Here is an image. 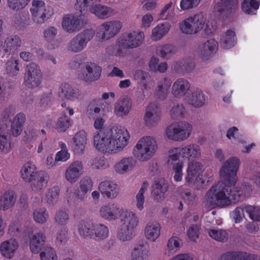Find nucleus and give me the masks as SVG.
Listing matches in <instances>:
<instances>
[{
    "label": "nucleus",
    "instance_id": "obj_1",
    "mask_svg": "<svg viewBox=\"0 0 260 260\" xmlns=\"http://www.w3.org/2000/svg\"><path fill=\"white\" fill-rule=\"evenodd\" d=\"M240 162L238 158L232 157L224 163L220 171L222 180L213 185L206 195L210 206L224 207L230 205L232 200L239 201L247 194L243 190L234 187Z\"/></svg>",
    "mask_w": 260,
    "mask_h": 260
},
{
    "label": "nucleus",
    "instance_id": "obj_2",
    "mask_svg": "<svg viewBox=\"0 0 260 260\" xmlns=\"http://www.w3.org/2000/svg\"><path fill=\"white\" fill-rule=\"evenodd\" d=\"M129 137V133L124 127L104 128L94 133L93 145L103 153H115L127 145Z\"/></svg>",
    "mask_w": 260,
    "mask_h": 260
},
{
    "label": "nucleus",
    "instance_id": "obj_3",
    "mask_svg": "<svg viewBox=\"0 0 260 260\" xmlns=\"http://www.w3.org/2000/svg\"><path fill=\"white\" fill-rule=\"evenodd\" d=\"M157 148V144L154 138L150 137H143L136 145L134 154L140 161H147L152 157Z\"/></svg>",
    "mask_w": 260,
    "mask_h": 260
},
{
    "label": "nucleus",
    "instance_id": "obj_4",
    "mask_svg": "<svg viewBox=\"0 0 260 260\" xmlns=\"http://www.w3.org/2000/svg\"><path fill=\"white\" fill-rule=\"evenodd\" d=\"M123 223L117 233L118 239L126 241L132 239L134 229L138 223V218L133 212H126L121 218Z\"/></svg>",
    "mask_w": 260,
    "mask_h": 260
},
{
    "label": "nucleus",
    "instance_id": "obj_5",
    "mask_svg": "<svg viewBox=\"0 0 260 260\" xmlns=\"http://www.w3.org/2000/svg\"><path fill=\"white\" fill-rule=\"evenodd\" d=\"M192 129V125L188 122L181 121L169 126L166 130V135L169 139L183 141L189 137Z\"/></svg>",
    "mask_w": 260,
    "mask_h": 260
},
{
    "label": "nucleus",
    "instance_id": "obj_6",
    "mask_svg": "<svg viewBox=\"0 0 260 260\" xmlns=\"http://www.w3.org/2000/svg\"><path fill=\"white\" fill-rule=\"evenodd\" d=\"M205 24V18L202 13L194 14L180 23L181 31L185 34H194L200 31Z\"/></svg>",
    "mask_w": 260,
    "mask_h": 260
},
{
    "label": "nucleus",
    "instance_id": "obj_7",
    "mask_svg": "<svg viewBox=\"0 0 260 260\" xmlns=\"http://www.w3.org/2000/svg\"><path fill=\"white\" fill-rule=\"evenodd\" d=\"M95 34L93 29H86L73 38L68 45V49L73 52H79L86 47L87 43Z\"/></svg>",
    "mask_w": 260,
    "mask_h": 260
},
{
    "label": "nucleus",
    "instance_id": "obj_8",
    "mask_svg": "<svg viewBox=\"0 0 260 260\" xmlns=\"http://www.w3.org/2000/svg\"><path fill=\"white\" fill-rule=\"evenodd\" d=\"M42 75L39 67L31 62L26 66L24 75V83L29 88L38 87L42 82Z\"/></svg>",
    "mask_w": 260,
    "mask_h": 260
},
{
    "label": "nucleus",
    "instance_id": "obj_9",
    "mask_svg": "<svg viewBox=\"0 0 260 260\" xmlns=\"http://www.w3.org/2000/svg\"><path fill=\"white\" fill-rule=\"evenodd\" d=\"M144 38L140 31H131L122 34L118 40V46L123 49H133L139 46Z\"/></svg>",
    "mask_w": 260,
    "mask_h": 260
},
{
    "label": "nucleus",
    "instance_id": "obj_10",
    "mask_svg": "<svg viewBox=\"0 0 260 260\" xmlns=\"http://www.w3.org/2000/svg\"><path fill=\"white\" fill-rule=\"evenodd\" d=\"M126 212L131 211L120 208L116 203H108L101 207L100 214L104 219L112 221L119 218L121 220Z\"/></svg>",
    "mask_w": 260,
    "mask_h": 260
},
{
    "label": "nucleus",
    "instance_id": "obj_11",
    "mask_svg": "<svg viewBox=\"0 0 260 260\" xmlns=\"http://www.w3.org/2000/svg\"><path fill=\"white\" fill-rule=\"evenodd\" d=\"M238 8V0H219L215 3L213 9L220 16L229 18L237 12Z\"/></svg>",
    "mask_w": 260,
    "mask_h": 260
},
{
    "label": "nucleus",
    "instance_id": "obj_12",
    "mask_svg": "<svg viewBox=\"0 0 260 260\" xmlns=\"http://www.w3.org/2000/svg\"><path fill=\"white\" fill-rule=\"evenodd\" d=\"M33 233L32 229L30 228L24 232V235L29 238L31 251L34 253H38L45 244L46 237L43 233H38L34 235L32 238H30V237L33 235Z\"/></svg>",
    "mask_w": 260,
    "mask_h": 260
},
{
    "label": "nucleus",
    "instance_id": "obj_13",
    "mask_svg": "<svg viewBox=\"0 0 260 260\" xmlns=\"http://www.w3.org/2000/svg\"><path fill=\"white\" fill-rule=\"evenodd\" d=\"M82 26L81 16L67 14L63 17L62 27L69 33L79 30Z\"/></svg>",
    "mask_w": 260,
    "mask_h": 260
},
{
    "label": "nucleus",
    "instance_id": "obj_14",
    "mask_svg": "<svg viewBox=\"0 0 260 260\" xmlns=\"http://www.w3.org/2000/svg\"><path fill=\"white\" fill-rule=\"evenodd\" d=\"M122 23L118 20L107 21L101 25L102 39L108 40L117 34L122 27Z\"/></svg>",
    "mask_w": 260,
    "mask_h": 260
},
{
    "label": "nucleus",
    "instance_id": "obj_15",
    "mask_svg": "<svg viewBox=\"0 0 260 260\" xmlns=\"http://www.w3.org/2000/svg\"><path fill=\"white\" fill-rule=\"evenodd\" d=\"M161 111L159 107L154 103H151L146 108L144 120L147 125H153L160 118Z\"/></svg>",
    "mask_w": 260,
    "mask_h": 260
},
{
    "label": "nucleus",
    "instance_id": "obj_16",
    "mask_svg": "<svg viewBox=\"0 0 260 260\" xmlns=\"http://www.w3.org/2000/svg\"><path fill=\"white\" fill-rule=\"evenodd\" d=\"M83 165L80 161L76 160L71 163L65 172L66 179L71 183L76 182L82 174Z\"/></svg>",
    "mask_w": 260,
    "mask_h": 260
},
{
    "label": "nucleus",
    "instance_id": "obj_17",
    "mask_svg": "<svg viewBox=\"0 0 260 260\" xmlns=\"http://www.w3.org/2000/svg\"><path fill=\"white\" fill-rule=\"evenodd\" d=\"M218 48V43L213 39L207 40L200 46V55L202 59L208 60L212 57Z\"/></svg>",
    "mask_w": 260,
    "mask_h": 260
},
{
    "label": "nucleus",
    "instance_id": "obj_18",
    "mask_svg": "<svg viewBox=\"0 0 260 260\" xmlns=\"http://www.w3.org/2000/svg\"><path fill=\"white\" fill-rule=\"evenodd\" d=\"M49 181V176L45 171H39L31 182L33 191L39 192L45 189Z\"/></svg>",
    "mask_w": 260,
    "mask_h": 260
},
{
    "label": "nucleus",
    "instance_id": "obj_19",
    "mask_svg": "<svg viewBox=\"0 0 260 260\" xmlns=\"http://www.w3.org/2000/svg\"><path fill=\"white\" fill-rule=\"evenodd\" d=\"M85 74H83V80L86 82L98 80L101 75L102 68L94 62H87L85 64Z\"/></svg>",
    "mask_w": 260,
    "mask_h": 260
},
{
    "label": "nucleus",
    "instance_id": "obj_20",
    "mask_svg": "<svg viewBox=\"0 0 260 260\" xmlns=\"http://www.w3.org/2000/svg\"><path fill=\"white\" fill-rule=\"evenodd\" d=\"M190 87V83L187 80L180 78L174 82L172 93L175 97L181 98L186 94Z\"/></svg>",
    "mask_w": 260,
    "mask_h": 260
},
{
    "label": "nucleus",
    "instance_id": "obj_21",
    "mask_svg": "<svg viewBox=\"0 0 260 260\" xmlns=\"http://www.w3.org/2000/svg\"><path fill=\"white\" fill-rule=\"evenodd\" d=\"M99 189L104 196L108 199H114L118 194L117 184L110 181L106 180L101 182Z\"/></svg>",
    "mask_w": 260,
    "mask_h": 260
},
{
    "label": "nucleus",
    "instance_id": "obj_22",
    "mask_svg": "<svg viewBox=\"0 0 260 260\" xmlns=\"http://www.w3.org/2000/svg\"><path fill=\"white\" fill-rule=\"evenodd\" d=\"M19 244L16 239H11L3 242L0 246V251L4 257L11 258L18 248Z\"/></svg>",
    "mask_w": 260,
    "mask_h": 260
},
{
    "label": "nucleus",
    "instance_id": "obj_23",
    "mask_svg": "<svg viewBox=\"0 0 260 260\" xmlns=\"http://www.w3.org/2000/svg\"><path fill=\"white\" fill-rule=\"evenodd\" d=\"M203 166L199 162H192L188 164L187 169L186 181L188 183H194L199 178Z\"/></svg>",
    "mask_w": 260,
    "mask_h": 260
},
{
    "label": "nucleus",
    "instance_id": "obj_24",
    "mask_svg": "<svg viewBox=\"0 0 260 260\" xmlns=\"http://www.w3.org/2000/svg\"><path fill=\"white\" fill-rule=\"evenodd\" d=\"M16 195L14 191L8 190L0 197V210L5 211L12 207L15 203Z\"/></svg>",
    "mask_w": 260,
    "mask_h": 260
},
{
    "label": "nucleus",
    "instance_id": "obj_25",
    "mask_svg": "<svg viewBox=\"0 0 260 260\" xmlns=\"http://www.w3.org/2000/svg\"><path fill=\"white\" fill-rule=\"evenodd\" d=\"M6 126L0 125V152L7 154L12 150L11 137L8 136Z\"/></svg>",
    "mask_w": 260,
    "mask_h": 260
},
{
    "label": "nucleus",
    "instance_id": "obj_26",
    "mask_svg": "<svg viewBox=\"0 0 260 260\" xmlns=\"http://www.w3.org/2000/svg\"><path fill=\"white\" fill-rule=\"evenodd\" d=\"M60 93L63 96L72 101L79 100L81 97V92L78 89H74L68 83H62L60 86Z\"/></svg>",
    "mask_w": 260,
    "mask_h": 260
},
{
    "label": "nucleus",
    "instance_id": "obj_27",
    "mask_svg": "<svg viewBox=\"0 0 260 260\" xmlns=\"http://www.w3.org/2000/svg\"><path fill=\"white\" fill-rule=\"evenodd\" d=\"M160 225L156 221H149L145 229L146 238L151 242L155 241L160 235Z\"/></svg>",
    "mask_w": 260,
    "mask_h": 260
},
{
    "label": "nucleus",
    "instance_id": "obj_28",
    "mask_svg": "<svg viewBox=\"0 0 260 260\" xmlns=\"http://www.w3.org/2000/svg\"><path fill=\"white\" fill-rule=\"evenodd\" d=\"M136 161L133 157H125L115 165L114 169L117 173L124 174L131 170L136 165Z\"/></svg>",
    "mask_w": 260,
    "mask_h": 260
},
{
    "label": "nucleus",
    "instance_id": "obj_29",
    "mask_svg": "<svg viewBox=\"0 0 260 260\" xmlns=\"http://www.w3.org/2000/svg\"><path fill=\"white\" fill-rule=\"evenodd\" d=\"M194 67V64L190 58L177 61L172 65V70L178 74H184L190 72Z\"/></svg>",
    "mask_w": 260,
    "mask_h": 260
},
{
    "label": "nucleus",
    "instance_id": "obj_30",
    "mask_svg": "<svg viewBox=\"0 0 260 260\" xmlns=\"http://www.w3.org/2000/svg\"><path fill=\"white\" fill-rule=\"evenodd\" d=\"M26 120L25 115L23 113H18L13 118L11 123V133L13 136L20 135L23 125Z\"/></svg>",
    "mask_w": 260,
    "mask_h": 260
},
{
    "label": "nucleus",
    "instance_id": "obj_31",
    "mask_svg": "<svg viewBox=\"0 0 260 260\" xmlns=\"http://www.w3.org/2000/svg\"><path fill=\"white\" fill-rule=\"evenodd\" d=\"M186 100L189 104L195 107H202L205 102V96L202 90L197 88L190 95H187Z\"/></svg>",
    "mask_w": 260,
    "mask_h": 260
},
{
    "label": "nucleus",
    "instance_id": "obj_32",
    "mask_svg": "<svg viewBox=\"0 0 260 260\" xmlns=\"http://www.w3.org/2000/svg\"><path fill=\"white\" fill-rule=\"evenodd\" d=\"M171 85V80L167 77L164 78L163 83L158 84L155 89L154 94L156 98L160 100L166 99L169 93Z\"/></svg>",
    "mask_w": 260,
    "mask_h": 260
},
{
    "label": "nucleus",
    "instance_id": "obj_33",
    "mask_svg": "<svg viewBox=\"0 0 260 260\" xmlns=\"http://www.w3.org/2000/svg\"><path fill=\"white\" fill-rule=\"evenodd\" d=\"M182 157L188 159H192L200 156L201 151L200 147L195 144L187 145L181 148Z\"/></svg>",
    "mask_w": 260,
    "mask_h": 260
},
{
    "label": "nucleus",
    "instance_id": "obj_34",
    "mask_svg": "<svg viewBox=\"0 0 260 260\" xmlns=\"http://www.w3.org/2000/svg\"><path fill=\"white\" fill-rule=\"evenodd\" d=\"M167 190V185L160 183V181L155 180L152 186L151 194L154 199L159 202L164 199L165 193Z\"/></svg>",
    "mask_w": 260,
    "mask_h": 260
},
{
    "label": "nucleus",
    "instance_id": "obj_35",
    "mask_svg": "<svg viewBox=\"0 0 260 260\" xmlns=\"http://www.w3.org/2000/svg\"><path fill=\"white\" fill-rule=\"evenodd\" d=\"M38 172L35 165L31 162H27L21 169V177L25 182H30Z\"/></svg>",
    "mask_w": 260,
    "mask_h": 260
},
{
    "label": "nucleus",
    "instance_id": "obj_36",
    "mask_svg": "<svg viewBox=\"0 0 260 260\" xmlns=\"http://www.w3.org/2000/svg\"><path fill=\"white\" fill-rule=\"evenodd\" d=\"M171 24L167 22L158 24L153 28L152 32V38L153 40H160L169 31Z\"/></svg>",
    "mask_w": 260,
    "mask_h": 260
},
{
    "label": "nucleus",
    "instance_id": "obj_37",
    "mask_svg": "<svg viewBox=\"0 0 260 260\" xmlns=\"http://www.w3.org/2000/svg\"><path fill=\"white\" fill-rule=\"evenodd\" d=\"M132 108V103L128 98L120 99L116 104L115 112L118 116L126 115Z\"/></svg>",
    "mask_w": 260,
    "mask_h": 260
},
{
    "label": "nucleus",
    "instance_id": "obj_38",
    "mask_svg": "<svg viewBox=\"0 0 260 260\" xmlns=\"http://www.w3.org/2000/svg\"><path fill=\"white\" fill-rule=\"evenodd\" d=\"M237 43L236 36L235 31L232 29L228 30L221 37V45L224 49H228L234 47Z\"/></svg>",
    "mask_w": 260,
    "mask_h": 260
},
{
    "label": "nucleus",
    "instance_id": "obj_39",
    "mask_svg": "<svg viewBox=\"0 0 260 260\" xmlns=\"http://www.w3.org/2000/svg\"><path fill=\"white\" fill-rule=\"evenodd\" d=\"M94 224L91 221L81 220L78 225L79 235L84 238H92Z\"/></svg>",
    "mask_w": 260,
    "mask_h": 260
},
{
    "label": "nucleus",
    "instance_id": "obj_40",
    "mask_svg": "<svg viewBox=\"0 0 260 260\" xmlns=\"http://www.w3.org/2000/svg\"><path fill=\"white\" fill-rule=\"evenodd\" d=\"M21 44V39L18 36L8 37L5 42V51L6 52H13L20 47Z\"/></svg>",
    "mask_w": 260,
    "mask_h": 260
},
{
    "label": "nucleus",
    "instance_id": "obj_41",
    "mask_svg": "<svg viewBox=\"0 0 260 260\" xmlns=\"http://www.w3.org/2000/svg\"><path fill=\"white\" fill-rule=\"evenodd\" d=\"M108 228L103 224H94L92 238L96 241L104 240L109 235Z\"/></svg>",
    "mask_w": 260,
    "mask_h": 260
},
{
    "label": "nucleus",
    "instance_id": "obj_42",
    "mask_svg": "<svg viewBox=\"0 0 260 260\" xmlns=\"http://www.w3.org/2000/svg\"><path fill=\"white\" fill-rule=\"evenodd\" d=\"M93 183L89 177H84L80 182V189L77 192L78 198L82 200L84 198L87 192L92 189Z\"/></svg>",
    "mask_w": 260,
    "mask_h": 260
},
{
    "label": "nucleus",
    "instance_id": "obj_43",
    "mask_svg": "<svg viewBox=\"0 0 260 260\" xmlns=\"http://www.w3.org/2000/svg\"><path fill=\"white\" fill-rule=\"evenodd\" d=\"M87 134L84 131H79L74 137L73 141L76 148L79 151L82 152L85 148L87 141Z\"/></svg>",
    "mask_w": 260,
    "mask_h": 260
},
{
    "label": "nucleus",
    "instance_id": "obj_44",
    "mask_svg": "<svg viewBox=\"0 0 260 260\" xmlns=\"http://www.w3.org/2000/svg\"><path fill=\"white\" fill-rule=\"evenodd\" d=\"M149 250L144 244H140L135 247L132 252V260H144L146 258Z\"/></svg>",
    "mask_w": 260,
    "mask_h": 260
},
{
    "label": "nucleus",
    "instance_id": "obj_45",
    "mask_svg": "<svg viewBox=\"0 0 260 260\" xmlns=\"http://www.w3.org/2000/svg\"><path fill=\"white\" fill-rule=\"evenodd\" d=\"M101 0H77L75 8L79 11L82 15H85L87 12L89 6L93 7L95 4L100 2Z\"/></svg>",
    "mask_w": 260,
    "mask_h": 260
},
{
    "label": "nucleus",
    "instance_id": "obj_46",
    "mask_svg": "<svg viewBox=\"0 0 260 260\" xmlns=\"http://www.w3.org/2000/svg\"><path fill=\"white\" fill-rule=\"evenodd\" d=\"M60 189L58 186L55 185L49 188L46 194V200L50 205H54L59 198Z\"/></svg>",
    "mask_w": 260,
    "mask_h": 260
},
{
    "label": "nucleus",
    "instance_id": "obj_47",
    "mask_svg": "<svg viewBox=\"0 0 260 260\" xmlns=\"http://www.w3.org/2000/svg\"><path fill=\"white\" fill-rule=\"evenodd\" d=\"M241 6L245 13L254 14L259 8V3L257 0H244Z\"/></svg>",
    "mask_w": 260,
    "mask_h": 260
},
{
    "label": "nucleus",
    "instance_id": "obj_48",
    "mask_svg": "<svg viewBox=\"0 0 260 260\" xmlns=\"http://www.w3.org/2000/svg\"><path fill=\"white\" fill-rule=\"evenodd\" d=\"M111 10V8L100 4L95 5L93 7L90 8V11L101 19L107 18Z\"/></svg>",
    "mask_w": 260,
    "mask_h": 260
},
{
    "label": "nucleus",
    "instance_id": "obj_49",
    "mask_svg": "<svg viewBox=\"0 0 260 260\" xmlns=\"http://www.w3.org/2000/svg\"><path fill=\"white\" fill-rule=\"evenodd\" d=\"M245 255L241 251H228L223 253L219 260H248Z\"/></svg>",
    "mask_w": 260,
    "mask_h": 260
},
{
    "label": "nucleus",
    "instance_id": "obj_50",
    "mask_svg": "<svg viewBox=\"0 0 260 260\" xmlns=\"http://www.w3.org/2000/svg\"><path fill=\"white\" fill-rule=\"evenodd\" d=\"M45 6V4L44 2L41 0H34L32 2V6L30 9V13L31 14L32 17H34L35 18L36 20L38 21L39 17H38V13L40 12H42L44 9L47 8ZM39 19L43 21L42 19H41V17H39Z\"/></svg>",
    "mask_w": 260,
    "mask_h": 260
},
{
    "label": "nucleus",
    "instance_id": "obj_51",
    "mask_svg": "<svg viewBox=\"0 0 260 260\" xmlns=\"http://www.w3.org/2000/svg\"><path fill=\"white\" fill-rule=\"evenodd\" d=\"M33 217L36 222L43 224L48 220L49 214L46 209L40 208L34 210Z\"/></svg>",
    "mask_w": 260,
    "mask_h": 260
},
{
    "label": "nucleus",
    "instance_id": "obj_52",
    "mask_svg": "<svg viewBox=\"0 0 260 260\" xmlns=\"http://www.w3.org/2000/svg\"><path fill=\"white\" fill-rule=\"evenodd\" d=\"M175 52V47L171 44H165L156 48V53L161 57L168 58Z\"/></svg>",
    "mask_w": 260,
    "mask_h": 260
},
{
    "label": "nucleus",
    "instance_id": "obj_53",
    "mask_svg": "<svg viewBox=\"0 0 260 260\" xmlns=\"http://www.w3.org/2000/svg\"><path fill=\"white\" fill-rule=\"evenodd\" d=\"M148 183L147 181L144 182L140 188L138 193L136 195V200H137V207L141 211L143 208V204L144 203V194L145 191L147 190L148 187Z\"/></svg>",
    "mask_w": 260,
    "mask_h": 260
},
{
    "label": "nucleus",
    "instance_id": "obj_54",
    "mask_svg": "<svg viewBox=\"0 0 260 260\" xmlns=\"http://www.w3.org/2000/svg\"><path fill=\"white\" fill-rule=\"evenodd\" d=\"M71 125V119L64 114L59 118L56 125V129L59 132H66Z\"/></svg>",
    "mask_w": 260,
    "mask_h": 260
},
{
    "label": "nucleus",
    "instance_id": "obj_55",
    "mask_svg": "<svg viewBox=\"0 0 260 260\" xmlns=\"http://www.w3.org/2000/svg\"><path fill=\"white\" fill-rule=\"evenodd\" d=\"M209 234L213 239L222 243L228 240V234L224 230L212 229L209 231Z\"/></svg>",
    "mask_w": 260,
    "mask_h": 260
},
{
    "label": "nucleus",
    "instance_id": "obj_56",
    "mask_svg": "<svg viewBox=\"0 0 260 260\" xmlns=\"http://www.w3.org/2000/svg\"><path fill=\"white\" fill-rule=\"evenodd\" d=\"M19 61L18 60L11 59L6 63V69L7 74L10 76H14L18 75L19 71L18 67Z\"/></svg>",
    "mask_w": 260,
    "mask_h": 260
},
{
    "label": "nucleus",
    "instance_id": "obj_57",
    "mask_svg": "<svg viewBox=\"0 0 260 260\" xmlns=\"http://www.w3.org/2000/svg\"><path fill=\"white\" fill-rule=\"evenodd\" d=\"M54 220L58 224L64 225L69 220V214L64 209H59L55 214Z\"/></svg>",
    "mask_w": 260,
    "mask_h": 260
},
{
    "label": "nucleus",
    "instance_id": "obj_58",
    "mask_svg": "<svg viewBox=\"0 0 260 260\" xmlns=\"http://www.w3.org/2000/svg\"><path fill=\"white\" fill-rule=\"evenodd\" d=\"M180 195L184 202L188 205H192L197 201V196L195 192L190 189L181 191Z\"/></svg>",
    "mask_w": 260,
    "mask_h": 260
},
{
    "label": "nucleus",
    "instance_id": "obj_59",
    "mask_svg": "<svg viewBox=\"0 0 260 260\" xmlns=\"http://www.w3.org/2000/svg\"><path fill=\"white\" fill-rule=\"evenodd\" d=\"M42 12H39L38 13V17H41V19H43V21L42 20L38 19L39 20H36L35 18L34 17H32L33 21L37 23V24H42L46 20L50 18V17L53 15V9L49 6H47V8L44 9V10L42 11Z\"/></svg>",
    "mask_w": 260,
    "mask_h": 260
},
{
    "label": "nucleus",
    "instance_id": "obj_60",
    "mask_svg": "<svg viewBox=\"0 0 260 260\" xmlns=\"http://www.w3.org/2000/svg\"><path fill=\"white\" fill-rule=\"evenodd\" d=\"M181 241V239L176 236H173L169 239L167 247L169 254L174 253L179 249Z\"/></svg>",
    "mask_w": 260,
    "mask_h": 260
},
{
    "label": "nucleus",
    "instance_id": "obj_61",
    "mask_svg": "<svg viewBox=\"0 0 260 260\" xmlns=\"http://www.w3.org/2000/svg\"><path fill=\"white\" fill-rule=\"evenodd\" d=\"M30 0H8V6L12 10L18 11L24 8Z\"/></svg>",
    "mask_w": 260,
    "mask_h": 260
},
{
    "label": "nucleus",
    "instance_id": "obj_62",
    "mask_svg": "<svg viewBox=\"0 0 260 260\" xmlns=\"http://www.w3.org/2000/svg\"><path fill=\"white\" fill-rule=\"evenodd\" d=\"M91 166L93 168L104 170L109 167V164L104 156H98L93 159Z\"/></svg>",
    "mask_w": 260,
    "mask_h": 260
},
{
    "label": "nucleus",
    "instance_id": "obj_63",
    "mask_svg": "<svg viewBox=\"0 0 260 260\" xmlns=\"http://www.w3.org/2000/svg\"><path fill=\"white\" fill-rule=\"evenodd\" d=\"M41 260H56L57 256L55 250L52 247H46L40 253Z\"/></svg>",
    "mask_w": 260,
    "mask_h": 260
},
{
    "label": "nucleus",
    "instance_id": "obj_64",
    "mask_svg": "<svg viewBox=\"0 0 260 260\" xmlns=\"http://www.w3.org/2000/svg\"><path fill=\"white\" fill-rule=\"evenodd\" d=\"M246 212L249 215V217L253 220L260 221V209L255 207L248 205L245 207Z\"/></svg>",
    "mask_w": 260,
    "mask_h": 260
}]
</instances>
